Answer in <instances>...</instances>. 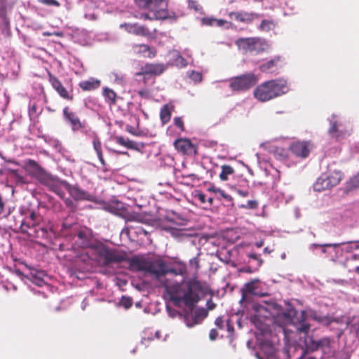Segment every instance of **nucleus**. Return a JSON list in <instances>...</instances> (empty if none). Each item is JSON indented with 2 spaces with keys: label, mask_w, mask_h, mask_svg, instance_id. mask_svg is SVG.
I'll list each match as a JSON object with an SVG mask.
<instances>
[{
  "label": "nucleus",
  "mask_w": 359,
  "mask_h": 359,
  "mask_svg": "<svg viewBox=\"0 0 359 359\" xmlns=\"http://www.w3.org/2000/svg\"><path fill=\"white\" fill-rule=\"evenodd\" d=\"M208 290V286L205 283L191 278L181 284L173 285L170 291V300L176 306L183 302L192 309L200 301V294H205Z\"/></svg>",
  "instance_id": "obj_1"
},
{
  "label": "nucleus",
  "mask_w": 359,
  "mask_h": 359,
  "mask_svg": "<svg viewBox=\"0 0 359 359\" xmlns=\"http://www.w3.org/2000/svg\"><path fill=\"white\" fill-rule=\"evenodd\" d=\"M91 256L95 264L99 266H109L126 260V253L111 248L102 242L95 241L90 248Z\"/></svg>",
  "instance_id": "obj_2"
},
{
  "label": "nucleus",
  "mask_w": 359,
  "mask_h": 359,
  "mask_svg": "<svg viewBox=\"0 0 359 359\" xmlns=\"http://www.w3.org/2000/svg\"><path fill=\"white\" fill-rule=\"evenodd\" d=\"M274 322L286 332L285 327L287 325H293L298 333L306 334L310 330V325L306 323V313L302 311L299 313L294 307H288L285 311L278 313Z\"/></svg>",
  "instance_id": "obj_3"
},
{
  "label": "nucleus",
  "mask_w": 359,
  "mask_h": 359,
  "mask_svg": "<svg viewBox=\"0 0 359 359\" xmlns=\"http://www.w3.org/2000/svg\"><path fill=\"white\" fill-rule=\"evenodd\" d=\"M289 88L284 79H271L257 86L253 92L255 97L264 102L287 93Z\"/></svg>",
  "instance_id": "obj_4"
},
{
  "label": "nucleus",
  "mask_w": 359,
  "mask_h": 359,
  "mask_svg": "<svg viewBox=\"0 0 359 359\" xmlns=\"http://www.w3.org/2000/svg\"><path fill=\"white\" fill-rule=\"evenodd\" d=\"M21 232L39 238L48 237V229L44 224L43 216L34 210L26 215L20 225Z\"/></svg>",
  "instance_id": "obj_5"
},
{
  "label": "nucleus",
  "mask_w": 359,
  "mask_h": 359,
  "mask_svg": "<svg viewBox=\"0 0 359 359\" xmlns=\"http://www.w3.org/2000/svg\"><path fill=\"white\" fill-rule=\"evenodd\" d=\"M236 45L243 54H261L268 48L267 43L259 37L240 38L236 41Z\"/></svg>",
  "instance_id": "obj_6"
},
{
  "label": "nucleus",
  "mask_w": 359,
  "mask_h": 359,
  "mask_svg": "<svg viewBox=\"0 0 359 359\" xmlns=\"http://www.w3.org/2000/svg\"><path fill=\"white\" fill-rule=\"evenodd\" d=\"M344 174L341 170H330L329 174L321 175L313 185L314 190L322 191L325 189H330L340 183Z\"/></svg>",
  "instance_id": "obj_7"
},
{
  "label": "nucleus",
  "mask_w": 359,
  "mask_h": 359,
  "mask_svg": "<svg viewBox=\"0 0 359 359\" xmlns=\"http://www.w3.org/2000/svg\"><path fill=\"white\" fill-rule=\"evenodd\" d=\"M258 80V77L254 73L248 72L231 78L229 80V88L233 91H245L255 86Z\"/></svg>",
  "instance_id": "obj_8"
},
{
  "label": "nucleus",
  "mask_w": 359,
  "mask_h": 359,
  "mask_svg": "<svg viewBox=\"0 0 359 359\" xmlns=\"http://www.w3.org/2000/svg\"><path fill=\"white\" fill-rule=\"evenodd\" d=\"M329 121L330 126L327 132L332 138L340 140L349 135L346 122L338 116L332 114Z\"/></svg>",
  "instance_id": "obj_9"
},
{
  "label": "nucleus",
  "mask_w": 359,
  "mask_h": 359,
  "mask_svg": "<svg viewBox=\"0 0 359 359\" xmlns=\"http://www.w3.org/2000/svg\"><path fill=\"white\" fill-rule=\"evenodd\" d=\"M41 184L47 187L50 191L54 192L60 198L65 199V191H67L69 184L67 181L62 180L57 176L50 173Z\"/></svg>",
  "instance_id": "obj_10"
},
{
  "label": "nucleus",
  "mask_w": 359,
  "mask_h": 359,
  "mask_svg": "<svg viewBox=\"0 0 359 359\" xmlns=\"http://www.w3.org/2000/svg\"><path fill=\"white\" fill-rule=\"evenodd\" d=\"M23 168L26 172L39 183H42L47 176L50 174L43 167H41L36 161L27 159L24 161Z\"/></svg>",
  "instance_id": "obj_11"
},
{
  "label": "nucleus",
  "mask_w": 359,
  "mask_h": 359,
  "mask_svg": "<svg viewBox=\"0 0 359 359\" xmlns=\"http://www.w3.org/2000/svg\"><path fill=\"white\" fill-rule=\"evenodd\" d=\"M147 273H149L156 278L163 276L167 274V264L160 257H149Z\"/></svg>",
  "instance_id": "obj_12"
},
{
  "label": "nucleus",
  "mask_w": 359,
  "mask_h": 359,
  "mask_svg": "<svg viewBox=\"0 0 359 359\" xmlns=\"http://www.w3.org/2000/svg\"><path fill=\"white\" fill-rule=\"evenodd\" d=\"M175 149L183 155L195 156L197 154V146L189 139L179 138L174 142Z\"/></svg>",
  "instance_id": "obj_13"
},
{
  "label": "nucleus",
  "mask_w": 359,
  "mask_h": 359,
  "mask_svg": "<svg viewBox=\"0 0 359 359\" xmlns=\"http://www.w3.org/2000/svg\"><path fill=\"white\" fill-rule=\"evenodd\" d=\"M313 144L311 141H297L291 144L290 149L296 156L306 158L313 149Z\"/></svg>",
  "instance_id": "obj_14"
},
{
  "label": "nucleus",
  "mask_w": 359,
  "mask_h": 359,
  "mask_svg": "<svg viewBox=\"0 0 359 359\" xmlns=\"http://www.w3.org/2000/svg\"><path fill=\"white\" fill-rule=\"evenodd\" d=\"M168 68L167 65L163 63H147L142 66L136 76H158L163 74Z\"/></svg>",
  "instance_id": "obj_15"
},
{
  "label": "nucleus",
  "mask_w": 359,
  "mask_h": 359,
  "mask_svg": "<svg viewBox=\"0 0 359 359\" xmlns=\"http://www.w3.org/2000/svg\"><path fill=\"white\" fill-rule=\"evenodd\" d=\"M48 81L51 84L52 87L59 94V95L64 100L67 101H72L74 100V95L71 91L67 90V88L62 85L61 81L50 72L48 74Z\"/></svg>",
  "instance_id": "obj_16"
},
{
  "label": "nucleus",
  "mask_w": 359,
  "mask_h": 359,
  "mask_svg": "<svg viewBox=\"0 0 359 359\" xmlns=\"http://www.w3.org/2000/svg\"><path fill=\"white\" fill-rule=\"evenodd\" d=\"M62 112L64 119L70 124L73 131H78L85 128V123L81 121L77 114L72 111L68 106L64 107Z\"/></svg>",
  "instance_id": "obj_17"
},
{
  "label": "nucleus",
  "mask_w": 359,
  "mask_h": 359,
  "mask_svg": "<svg viewBox=\"0 0 359 359\" xmlns=\"http://www.w3.org/2000/svg\"><path fill=\"white\" fill-rule=\"evenodd\" d=\"M76 243L83 248H90L93 245L95 241L93 240V233L88 228L79 230L76 236Z\"/></svg>",
  "instance_id": "obj_18"
},
{
  "label": "nucleus",
  "mask_w": 359,
  "mask_h": 359,
  "mask_svg": "<svg viewBox=\"0 0 359 359\" xmlns=\"http://www.w3.org/2000/svg\"><path fill=\"white\" fill-rule=\"evenodd\" d=\"M124 262L128 263L130 270L147 272L149 257L133 256L131 258H128L126 257V260Z\"/></svg>",
  "instance_id": "obj_19"
},
{
  "label": "nucleus",
  "mask_w": 359,
  "mask_h": 359,
  "mask_svg": "<svg viewBox=\"0 0 359 359\" xmlns=\"http://www.w3.org/2000/svg\"><path fill=\"white\" fill-rule=\"evenodd\" d=\"M67 191L75 201H91L92 196L82 189L79 185H72L69 183Z\"/></svg>",
  "instance_id": "obj_20"
},
{
  "label": "nucleus",
  "mask_w": 359,
  "mask_h": 359,
  "mask_svg": "<svg viewBox=\"0 0 359 359\" xmlns=\"http://www.w3.org/2000/svg\"><path fill=\"white\" fill-rule=\"evenodd\" d=\"M133 50L137 55L143 57L154 58L157 55L156 49L147 44H135Z\"/></svg>",
  "instance_id": "obj_21"
},
{
  "label": "nucleus",
  "mask_w": 359,
  "mask_h": 359,
  "mask_svg": "<svg viewBox=\"0 0 359 359\" xmlns=\"http://www.w3.org/2000/svg\"><path fill=\"white\" fill-rule=\"evenodd\" d=\"M114 140L118 144L130 149L140 151L141 149L144 147V143H138L130 140L128 138H125L123 136H116L114 137Z\"/></svg>",
  "instance_id": "obj_22"
},
{
  "label": "nucleus",
  "mask_w": 359,
  "mask_h": 359,
  "mask_svg": "<svg viewBox=\"0 0 359 359\" xmlns=\"http://www.w3.org/2000/svg\"><path fill=\"white\" fill-rule=\"evenodd\" d=\"M135 3L139 7L142 8H161L163 6L166 7L165 0H135Z\"/></svg>",
  "instance_id": "obj_23"
},
{
  "label": "nucleus",
  "mask_w": 359,
  "mask_h": 359,
  "mask_svg": "<svg viewBox=\"0 0 359 359\" xmlns=\"http://www.w3.org/2000/svg\"><path fill=\"white\" fill-rule=\"evenodd\" d=\"M280 62L281 57L276 56L271 60L260 65L259 69L262 72H273L280 66Z\"/></svg>",
  "instance_id": "obj_24"
},
{
  "label": "nucleus",
  "mask_w": 359,
  "mask_h": 359,
  "mask_svg": "<svg viewBox=\"0 0 359 359\" xmlns=\"http://www.w3.org/2000/svg\"><path fill=\"white\" fill-rule=\"evenodd\" d=\"M153 12V15L150 16L147 13H142L141 15V18L144 20H158V19H165L168 17V13L167 10L164 8H153L150 9Z\"/></svg>",
  "instance_id": "obj_25"
},
{
  "label": "nucleus",
  "mask_w": 359,
  "mask_h": 359,
  "mask_svg": "<svg viewBox=\"0 0 359 359\" xmlns=\"http://www.w3.org/2000/svg\"><path fill=\"white\" fill-rule=\"evenodd\" d=\"M126 29L132 34L140 36H148L150 32L148 28L144 26L138 25L137 24H125Z\"/></svg>",
  "instance_id": "obj_26"
},
{
  "label": "nucleus",
  "mask_w": 359,
  "mask_h": 359,
  "mask_svg": "<svg viewBox=\"0 0 359 359\" xmlns=\"http://www.w3.org/2000/svg\"><path fill=\"white\" fill-rule=\"evenodd\" d=\"M101 85V81L95 78H90L88 80L79 82V86L83 91H90L98 88Z\"/></svg>",
  "instance_id": "obj_27"
},
{
  "label": "nucleus",
  "mask_w": 359,
  "mask_h": 359,
  "mask_svg": "<svg viewBox=\"0 0 359 359\" xmlns=\"http://www.w3.org/2000/svg\"><path fill=\"white\" fill-rule=\"evenodd\" d=\"M86 250L85 252L80 254L77 257L76 262L78 263L82 262L85 264V269L89 270L90 268L95 264L94 262L93 261V257L91 256L90 252V248H86Z\"/></svg>",
  "instance_id": "obj_28"
},
{
  "label": "nucleus",
  "mask_w": 359,
  "mask_h": 359,
  "mask_svg": "<svg viewBox=\"0 0 359 359\" xmlns=\"http://www.w3.org/2000/svg\"><path fill=\"white\" fill-rule=\"evenodd\" d=\"M171 59L169 63L171 65H175L180 67H184L187 66V62L186 60L181 55V54L177 50H172L170 52Z\"/></svg>",
  "instance_id": "obj_29"
},
{
  "label": "nucleus",
  "mask_w": 359,
  "mask_h": 359,
  "mask_svg": "<svg viewBox=\"0 0 359 359\" xmlns=\"http://www.w3.org/2000/svg\"><path fill=\"white\" fill-rule=\"evenodd\" d=\"M173 109L174 107L170 104H165L161 107L160 111V119L163 125L168 123L170 121Z\"/></svg>",
  "instance_id": "obj_30"
},
{
  "label": "nucleus",
  "mask_w": 359,
  "mask_h": 359,
  "mask_svg": "<svg viewBox=\"0 0 359 359\" xmlns=\"http://www.w3.org/2000/svg\"><path fill=\"white\" fill-rule=\"evenodd\" d=\"M208 315V311L204 308H198L194 311V316L193 318V323H187V325L189 327H192L194 325L198 324L201 320L205 318Z\"/></svg>",
  "instance_id": "obj_31"
},
{
  "label": "nucleus",
  "mask_w": 359,
  "mask_h": 359,
  "mask_svg": "<svg viewBox=\"0 0 359 359\" xmlns=\"http://www.w3.org/2000/svg\"><path fill=\"white\" fill-rule=\"evenodd\" d=\"M259 15L252 12L240 11V22L250 23L255 19L259 18Z\"/></svg>",
  "instance_id": "obj_32"
},
{
  "label": "nucleus",
  "mask_w": 359,
  "mask_h": 359,
  "mask_svg": "<svg viewBox=\"0 0 359 359\" xmlns=\"http://www.w3.org/2000/svg\"><path fill=\"white\" fill-rule=\"evenodd\" d=\"M103 95L106 99V102L109 105H114L116 103V93L111 88L105 87L103 88Z\"/></svg>",
  "instance_id": "obj_33"
},
{
  "label": "nucleus",
  "mask_w": 359,
  "mask_h": 359,
  "mask_svg": "<svg viewBox=\"0 0 359 359\" xmlns=\"http://www.w3.org/2000/svg\"><path fill=\"white\" fill-rule=\"evenodd\" d=\"M93 148L97 154L100 162L103 166L106 165V162L104 159L102 151V143L98 137H95L93 141Z\"/></svg>",
  "instance_id": "obj_34"
},
{
  "label": "nucleus",
  "mask_w": 359,
  "mask_h": 359,
  "mask_svg": "<svg viewBox=\"0 0 359 359\" xmlns=\"http://www.w3.org/2000/svg\"><path fill=\"white\" fill-rule=\"evenodd\" d=\"M222 172L219 174V179L222 181H226L229 179V176L234 173V168L230 165H222L221 166Z\"/></svg>",
  "instance_id": "obj_35"
},
{
  "label": "nucleus",
  "mask_w": 359,
  "mask_h": 359,
  "mask_svg": "<svg viewBox=\"0 0 359 359\" xmlns=\"http://www.w3.org/2000/svg\"><path fill=\"white\" fill-rule=\"evenodd\" d=\"M187 272V267L185 264H179L177 268H169L167 266V273H170L175 276L184 275Z\"/></svg>",
  "instance_id": "obj_36"
},
{
  "label": "nucleus",
  "mask_w": 359,
  "mask_h": 359,
  "mask_svg": "<svg viewBox=\"0 0 359 359\" xmlns=\"http://www.w3.org/2000/svg\"><path fill=\"white\" fill-rule=\"evenodd\" d=\"M319 349L324 353H328L330 350V339L329 337H324L318 340Z\"/></svg>",
  "instance_id": "obj_37"
},
{
  "label": "nucleus",
  "mask_w": 359,
  "mask_h": 359,
  "mask_svg": "<svg viewBox=\"0 0 359 359\" xmlns=\"http://www.w3.org/2000/svg\"><path fill=\"white\" fill-rule=\"evenodd\" d=\"M306 349L310 351H315L319 349L318 340L308 339L305 341Z\"/></svg>",
  "instance_id": "obj_38"
},
{
  "label": "nucleus",
  "mask_w": 359,
  "mask_h": 359,
  "mask_svg": "<svg viewBox=\"0 0 359 359\" xmlns=\"http://www.w3.org/2000/svg\"><path fill=\"white\" fill-rule=\"evenodd\" d=\"M247 257L257 262L256 267L259 269L264 263V260L261 257V255L255 252H249L247 254Z\"/></svg>",
  "instance_id": "obj_39"
},
{
  "label": "nucleus",
  "mask_w": 359,
  "mask_h": 359,
  "mask_svg": "<svg viewBox=\"0 0 359 359\" xmlns=\"http://www.w3.org/2000/svg\"><path fill=\"white\" fill-rule=\"evenodd\" d=\"M274 27L273 20H263L259 25V29L264 32L271 30Z\"/></svg>",
  "instance_id": "obj_40"
},
{
  "label": "nucleus",
  "mask_w": 359,
  "mask_h": 359,
  "mask_svg": "<svg viewBox=\"0 0 359 359\" xmlns=\"http://www.w3.org/2000/svg\"><path fill=\"white\" fill-rule=\"evenodd\" d=\"M259 282L258 279H255L251 280L250 282L247 283L245 285V290L248 293H253L255 290H256V287L255 286V284Z\"/></svg>",
  "instance_id": "obj_41"
},
{
  "label": "nucleus",
  "mask_w": 359,
  "mask_h": 359,
  "mask_svg": "<svg viewBox=\"0 0 359 359\" xmlns=\"http://www.w3.org/2000/svg\"><path fill=\"white\" fill-rule=\"evenodd\" d=\"M258 207V202L255 200H250L246 204L240 205V208L244 209H256Z\"/></svg>",
  "instance_id": "obj_42"
},
{
  "label": "nucleus",
  "mask_w": 359,
  "mask_h": 359,
  "mask_svg": "<svg viewBox=\"0 0 359 359\" xmlns=\"http://www.w3.org/2000/svg\"><path fill=\"white\" fill-rule=\"evenodd\" d=\"M353 241H348V242H343L341 243H325V244H314V246L316 247H320V248H326V247H333L334 248H337L339 247L341 245H344L346 243H352Z\"/></svg>",
  "instance_id": "obj_43"
},
{
  "label": "nucleus",
  "mask_w": 359,
  "mask_h": 359,
  "mask_svg": "<svg viewBox=\"0 0 359 359\" xmlns=\"http://www.w3.org/2000/svg\"><path fill=\"white\" fill-rule=\"evenodd\" d=\"M121 304L124 308L129 309L133 305V299L128 297H123L121 300Z\"/></svg>",
  "instance_id": "obj_44"
},
{
  "label": "nucleus",
  "mask_w": 359,
  "mask_h": 359,
  "mask_svg": "<svg viewBox=\"0 0 359 359\" xmlns=\"http://www.w3.org/2000/svg\"><path fill=\"white\" fill-rule=\"evenodd\" d=\"M216 18L212 17H204L201 19V23L206 26H215Z\"/></svg>",
  "instance_id": "obj_45"
},
{
  "label": "nucleus",
  "mask_w": 359,
  "mask_h": 359,
  "mask_svg": "<svg viewBox=\"0 0 359 359\" xmlns=\"http://www.w3.org/2000/svg\"><path fill=\"white\" fill-rule=\"evenodd\" d=\"M173 121H174V124L176 127L180 128L182 131H184V130H185L184 124V121H183V119L182 117H180V116L175 117L173 119Z\"/></svg>",
  "instance_id": "obj_46"
},
{
  "label": "nucleus",
  "mask_w": 359,
  "mask_h": 359,
  "mask_svg": "<svg viewBox=\"0 0 359 359\" xmlns=\"http://www.w3.org/2000/svg\"><path fill=\"white\" fill-rule=\"evenodd\" d=\"M190 78L194 81L199 83L202 81L203 76L200 72L192 71V72L190 74Z\"/></svg>",
  "instance_id": "obj_47"
},
{
  "label": "nucleus",
  "mask_w": 359,
  "mask_h": 359,
  "mask_svg": "<svg viewBox=\"0 0 359 359\" xmlns=\"http://www.w3.org/2000/svg\"><path fill=\"white\" fill-rule=\"evenodd\" d=\"M40 3L48 5V6H54L56 7H59L60 4L57 0H38Z\"/></svg>",
  "instance_id": "obj_48"
},
{
  "label": "nucleus",
  "mask_w": 359,
  "mask_h": 359,
  "mask_svg": "<svg viewBox=\"0 0 359 359\" xmlns=\"http://www.w3.org/2000/svg\"><path fill=\"white\" fill-rule=\"evenodd\" d=\"M228 16L231 20L240 22V11L229 12L228 13Z\"/></svg>",
  "instance_id": "obj_49"
},
{
  "label": "nucleus",
  "mask_w": 359,
  "mask_h": 359,
  "mask_svg": "<svg viewBox=\"0 0 359 359\" xmlns=\"http://www.w3.org/2000/svg\"><path fill=\"white\" fill-rule=\"evenodd\" d=\"M259 269H257V267L255 268H252L251 266H245V267H243L241 268L239 271L240 272H243V273H252L255 271H258Z\"/></svg>",
  "instance_id": "obj_50"
},
{
  "label": "nucleus",
  "mask_w": 359,
  "mask_h": 359,
  "mask_svg": "<svg viewBox=\"0 0 359 359\" xmlns=\"http://www.w3.org/2000/svg\"><path fill=\"white\" fill-rule=\"evenodd\" d=\"M215 324L219 329H221V330L224 329V320H223L222 317H221V316L217 317L215 319Z\"/></svg>",
  "instance_id": "obj_51"
},
{
  "label": "nucleus",
  "mask_w": 359,
  "mask_h": 359,
  "mask_svg": "<svg viewBox=\"0 0 359 359\" xmlns=\"http://www.w3.org/2000/svg\"><path fill=\"white\" fill-rule=\"evenodd\" d=\"M126 130L133 135H135V136H140V133L137 132L134 127L131 126H126Z\"/></svg>",
  "instance_id": "obj_52"
},
{
  "label": "nucleus",
  "mask_w": 359,
  "mask_h": 359,
  "mask_svg": "<svg viewBox=\"0 0 359 359\" xmlns=\"http://www.w3.org/2000/svg\"><path fill=\"white\" fill-rule=\"evenodd\" d=\"M218 337V332L216 329H212L209 333V338L210 340L214 341Z\"/></svg>",
  "instance_id": "obj_53"
},
{
  "label": "nucleus",
  "mask_w": 359,
  "mask_h": 359,
  "mask_svg": "<svg viewBox=\"0 0 359 359\" xmlns=\"http://www.w3.org/2000/svg\"><path fill=\"white\" fill-rule=\"evenodd\" d=\"M196 198H197L201 203H205L207 201L206 196L203 193H198L196 195Z\"/></svg>",
  "instance_id": "obj_54"
},
{
  "label": "nucleus",
  "mask_w": 359,
  "mask_h": 359,
  "mask_svg": "<svg viewBox=\"0 0 359 359\" xmlns=\"http://www.w3.org/2000/svg\"><path fill=\"white\" fill-rule=\"evenodd\" d=\"M311 318L316 320V321H318V322H323V317L320 316H318L317 314V313L316 312H313L311 314Z\"/></svg>",
  "instance_id": "obj_55"
},
{
  "label": "nucleus",
  "mask_w": 359,
  "mask_h": 359,
  "mask_svg": "<svg viewBox=\"0 0 359 359\" xmlns=\"http://www.w3.org/2000/svg\"><path fill=\"white\" fill-rule=\"evenodd\" d=\"M206 306L208 311L212 310L216 307V304L212 302V299L207 301Z\"/></svg>",
  "instance_id": "obj_56"
},
{
  "label": "nucleus",
  "mask_w": 359,
  "mask_h": 359,
  "mask_svg": "<svg viewBox=\"0 0 359 359\" xmlns=\"http://www.w3.org/2000/svg\"><path fill=\"white\" fill-rule=\"evenodd\" d=\"M236 193L242 197H247L249 196V191L248 190H241L237 189Z\"/></svg>",
  "instance_id": "obj_57"
},
{
  "label": "nucleus",
  "mask_w": 359,
  "mask_h": 359,
  "mask_svg": "<svg viewBox=\"0 0 359 359\" xmlns=\"http://www.w3.org/2000/svg\"><path fill=\"white\" fill-rule=\"evenodd\" d=\"M36 111H37V107H36V104H33L32 106H30L29 110V113L30 115H34V114L36 113Z\"/></svg>",
  "instance_id": "obj_58"
},
{
  "label": "nucleus",
  "mask_w": 359,
  "mask_h": 359,
  "mask_svg": "<svg viewBox=\"0 0 359 359\" xmlns=\"http://www.w3.org/2000/svg\"><path fill=\"white\" fill-rule=\"evenodd\" d=\"M225 23H226V20H221V19H216L215 25L217 27H222Z\"/></svg>",
  "instance_id": "obj_59"
},
{
  "label": "nucleus",
  "mask_w": 359,
  "mask_h": 359,
  "mask_svg": "<svg viewBox=\"0 0 359 359\" xmlns=\"http://www.w3.org/2000/svg\"><path fill=\"white\" fill-rule=\"evenodd\" d=\"M218 192L219 193V194L224 198L227 199L228 201H230L231 199V197L226 194L224 191L223 190H219Z\"/></svg>",
  "instance_id": "obj_60"
},
{
  "label": "nucleus",
  "mask_w": 359,
  "mask_h": 359,
  "mask_svg": "<svg viewBox=\"0 0 359 359\" xmlns=\"http://www.w3.org/2000/svg\"><path fill=\"white\" fill-rule=\"evenodd\" d=\"M5 207V203L3 201L2 196L0 194V214L3 212Z\"/></svg>",
  "instance_id": "obj_61"
},
{
  "label": "nucleus",
  "mask_w": 359,
  "mask_h": 359,
  "mask_svg": "<svg viewBox=\"0 0 359 359\" xmlns=\"http://www.w3.org/2000/svg\"><path fill=\"white\" fill-rule=\"evenodd\" d=\"M353 183L354 186L359 187V173L353 179Z\"/></svg>",
  "instance_id": "obj_62"
},
{
  "label": "nucleus",
  "mask_w": 359,
  "mask_h": 359,
  "mask_svg": "<svg viewBox=\"0 0 359 359\" xmlns=\"http://www.w3.org/2000/svg\"><path fill=\"white\" fill-rule=\"evenodd\" d=\"M273 251H274V249L271 248H270L269 246L264 248V250H263L264 254H270V253H271Z\"/></svg>",
  "instance_id": "obj_63"
},
{
  "label": "nucleus",
  "mask_w": 359,
  "mask_h": 359,
  "mask_svg": "<svg viewBox=\"0 0 359 359\" xmlns=\"http://www.w3.org/2000/svg\"><path fill=\"white\" fill-rule=\"evenodd\" d=\"M107 149L109 152H112V153H115V154H128L126 151H118L112 149L111 148H107Z\"/></svg>",
  "instance_id": "obj_64"
}]
</instances>
